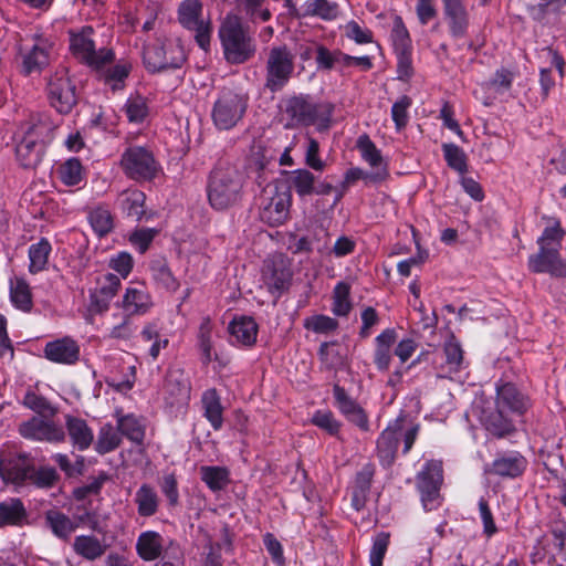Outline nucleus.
I'll return each mask as SVG.
<instances>
[{
	"instance_id": "52",
	"label": "nucleus",
	"mask_w": 566,
	"mask_h": 566,
	"mask_svg": "<svg viewBox=\"0 0 566 566\" xmlns=\"http://www.w3.org/2000/svg\"><path fill=\"white\" fill-rule=\"evenodd\" d=\"M315 176L305 168L292 171L291 184L298 197H306L315 193Z\"/></svg>"
},
{
	"instance_id": "34",
	"label": "nucleus",
	"mask_w": 566,
	"mask_h": 566,
	"mask_svg": "<svg viewBox=\"0 0 566 566\" xmlns=\"http://www.w3.org/2000/svg\"><path fill=\"white\" fill-rule=\"evenodd\" d=\"M72 548L74 553L87 560H96L107 551V545L94 535H77Z\"/></svg>"
},
{
	"instance_id": "49",
	"label": "nucleus",
	"mask_w": 566,
	"mask_h": 566,
	"mask_svg": "<svg viewBox=\"0 0 566 566\" xmlns=\"http://www.w3.org/2000/svg\"><path fill=\"white\" fill-rule=\"evenodd\" d=\"M201 480L212 491L222 490L229 482V471L223 467H201Z\"/></svg>"
},
{
	"instance_id": "7",
	"label": "nucleus",
	"mask_w": 566,
	"mask_h": 566,
	"mask_svg": "<svg viewBox=\"0 0 566 566\" xmlns=\"http://www.w3.org/2000/svg\"><path fill=\"white\" fill-rule=\"evenodd\" d=\"M292 206V193L283 186H269L263 190L260 203V219L271 226L277 227L287 221Z\"/></svg>"
},
{
	"instance_id": "21",
	"label": "nucleus",
	"mask_w": 566,
	"mask_h": 566,
	"mask_svg": "<svg viewBox=\"0 0 566 566\" xmlns=\"http://www.w3.org/2000/svg\"><path fill=\"white\" fill-rule=\"evenodd\" d=\"M44 357L55 364L73 365L80 359V346L69 336L45 344Z\"/></svg>"
},
{
	"instance_id": "46",
	"label": "nucleus",
	"mask_w": 566,
	"mask_h": 566,
	"mask_svg": "<svg viewBox=\"0 0 566 566\" xmlns=\"http://www.w3.org/2000/svg\"><path fill=\"white\" fill-rule=\"evenodd\" d=\"M120 443V434L118 428L111 423H104L97 434L95 450L99 454L108 453L115 450Z\"/></svg>"
},
{
	"instance_id": "57",
	"label": "nucleus",
	"mask_w": 566,
	"mask_h": 566,
	"mask_svg": "<svg viewBox=\"0 0 566 566\" xmlns=\"http://www.w3.org/2000/svg\"><path fill=\"white\" fill-rule=\"evenodd\" d=\"M88 221L98 235H105L113 229V217L105 207H96L88 213Z\"/></svg>"
},
{
	"instance_id": "45",
	"label": "nucleus",
	"mask_w": 566,
	"mask_h": 566,
	"mask_svg": "<svg viewBox=\"0 0 566 566\" xmlns=\"http://www.w3.org/2000/svg\"><path fill=\"white\" fill-rule=\"evenodd\" d=\"M151 276L154 281L168 292H176L180 284L176 276L172 274L165 261H154L150 265Z\"/></svg>"
},
{
	"instance_id": "53",
	"label": "nucleus",
	"mask_w": 566,
	"mask_h": 566,
	"mask_svg": "<svg viewBox=\"0 0 566 566\" xmlns=\"http://www.w3.org/2000/svg\"><path fill=\"white\" fill-rule=\"evenodd\" d=\"M549 224L544 229L542 235L537 239L538 249L557 248L559 250L564 231L557 219L548 218Z\"/></svg>"
},
{
	"instance_id": "19",
	"label": "nucleus",
	"mask_w": 566,
	"mask_h": 566,
	"mask_svg": "<svg viewBox=\"0 0 566 566\" xmlns=\"http://www.w3.org/2000/svg\"><path fill=\"white\" fill-rule=\"evenodd\" d=\"M19 432L25 439L38 441L62 442L65 439L63 428L39 417L22 422Z\"/></svg>"
},
{
	"instance_id": "63",
	"label": "nucleus",
	"mask_w": 566,
	"mask_h": 566,
	"mask_svg": "<svg viewBox=\"0 0 566 566\" xmlns=\"http://www.w3.org/2000/svg\"><path fill=\"white\" fill-rule=\"evenodd\" d=\"M389 546V534L378 533L373 539V546L369 553L370 566H382L386 552Z\"/></svg>"
},
{
	"instance_id": "24",
	"label": "nucleus",
	"mask_w": 566,
	"mask_h": 566,
	"mask_svg": "<svg viewBox=\"0 0 566 566\" xmlns=\"http://www.w3.org/2000/svg\"><path fill=\"white\" fill-rule=\"evenodd\" d=\"M291 280V271L283 258L266 260L262 269V281L271 292L284 290Z\"/></svg>"
},
{
	"instance_id": "41",
	"label": "nucleus",
	"mask_w": 566,
	"mask_h": 566,
	"mask_svg": "<svg viewBox=\"0 0 566 566\" xmlns=\"http://www.w3.org/2000/svg\"><path fill=\"white\" fill-rule=\"evenodd\" d=\"M145 199V193L140 190L127 189L118 196L116 205L126 216L140 219L144 213Z\"/></svg>"
},
{
	"instance_id": "5",
	"label": "nucleus",
	"mask_w": 566,
	"mask_h": 566,
	"mask_svg": "<svg viewBox=\"0 0 566 566\" xmlns=\"http://www.w3.org/2000/svg\"><path fill=\"white\" fill-rule=\"evenodd\" d=\"M180 25L193 34L198 46L208 52L212 36V22L203 17V4L200 0H182L177 9Z\"/></svg>"
},
{
	"instance_id": "25",
	"label": "nucleus",
	"mask_w": 566,
	"mask_h": 566,
	"mask_svg": "<svg viewBox=\"0 0 566 566\" xmlns=\"http://www.w3.org/2000/svg\"><path fill=\"white\" fill-rule=\"evenodd\" d=\"M443 13L452 36L462 38L469 27V14L462 0H442Z\"/></svg>"
},
{
	"instance_id": "27",
	"label": "nucleus",
	"mask_w": 566,
	"mask_h": 566,
	"mask_svg": "<svg viewBox=\"0 0 566 566\" xmlns=\"http://www.w3.org/2000/svg\"><path fill=\"white\" fill-rule=\"evenodd\" d=\"M312 102L305 96H293L285 101L283 116L286 119L285 128L306 126L310 120Z\"/></svg>"
},
{
	"instance_id": "56",
	"label": "nucleus",
	"mask_w": 566,
	"mask_h": 566,
	"mask_svg": "<svg viewBox=\"0 0 566 566\" xmlns=\"http://www.w3.org/2000/svg\"><path fill=\"white\" fill-rule=\"evenodd\" d=\"M350 285L346 282H338L333 292V313L338 316H345L352 308Z\"/></svg>"
},
{
	"instance_id": "14",
	"label": "nucleus",
	"mask_w": 566,
	"mask_h": 566,
	"mask_svg": "<svg viewBox=\"0 0 566 566\" xmlns=\"http://www.w3.org/2000/svg\"><path fill=\"white\" fill-rule=\"evenodd\" d=\"M120 286L122 281L118 275L113 273L98 275L95 280V286L90 291L88 310L94 314L106 312Z\"/></svg>"
},
{
	"instance_id": "50",
	"label": "nucleus",
	"mask_w": 566,
	"mask_h": 566,
	"mask_svg": "<svg viewBox=\"0 0 566 566\" xmlns=\"http://www.w3.org/2000/svg\"><path fill=\"white\" fill-rule=\"evenodd\" d=\"M390 39L395 53L412 50L409 31L400 15L394 17Z\"/></svg>"
},
{
	"instance_id": "42",
	"label": "nucleus",
	"mask_w": 566,
	"mask_h": 566,
	"mask_svg": "<svg viewBox=\"0 0 566 566\" xmlns=\"http://www.w3.org/2000/svg\"><path fill=\"white\" fill-rule=\"evenodd\" d=\"M55 172L65 186H77L84 180V168L77 158H69L59 164Z\"/></svg>"
},
{
	"instance_id": "31",
	"label": "nucleus",
	"mask_w": 566,
	"mask_h": 566,
	"mask_svg": "<svg viewBox=\"0 0 566 566\" xmlns=\"http://www.w3.org/2000/svg\"><path fill=\"white\" fill-rule=\"evenodd\" d=\"M9 298L14 308L30 313L33 308L31 286L23 277L14 276L9 280Z\"/></svg>"
},
{
	"instance_id": "26",
	"label": "nucleus",
	"mask_w": 566,
	"mask_h": 566,
	"mask_svg": "<svg viewBox=\"0 0 566 566\" xmlns=\"http://www.w3.org/2000/svg\"><path fill=\"white\" fill-rule=\"evenodd\" d=\"M258 331V324L250 316L234 317L229 324L230 340L238 346H253L256 342Z\"/></svg>"
},
{
	"instance_id": "61",
	"label": "nucleus",
	"mask_w": 566,
	"mask_h": 566,
	"mask_svg": "<svg viewBox=\"0 0 566 566\" xmlns=\"http://www.w3.org/2000/svg\"><path fill=\"white\" fill-rule=\"evenodd\" d=\"M59 475L55 469L50 467H42L40 469H35L33 465L31 467V474L28 481L34 484L38 488L46 489L51 488L57 481Z\"/></svg>"
},
{
	"instance_id": "9",
	"label": "nucleus",
	"mask_w": 566,
	"mask_h": 566,
	"mask_svg": "<svg viewBox=\"0 0 566 566\" xmlns=\"http://www.w3.org/2000/svg\"><path fill=\"white\" fill-rule=\"evenodd\" d=\"M120 166L125 175L136 181L153 180L160 171L154 155L140 146L127 148L122 155Z\"/></svg>"
},
{
	"instance_id": "20",
	"label": "nucleus",
	"mask_w": 566,
	"mask_h": 566,
	"mask_svg": "<svg viewBox=\"0 0 566 566\" xmlns=\"http://www.w3.org/2000/svg\"><path fill=\"white\" fill-rule=\"evenodd\" d=\"M357 148L361 158L373 169L370 172V182L384 181L389 176L388 165L384 159L380 149L367 134H363L357 139Z\"/></svg>"
},
{
	"instance_id": "6",
	"label": "nucleus",
	"mask_w": 566,
	"mask_h": 566,
	"mask_svg": "<svg viewBox=\"0 0 566 566\" xmlns=\"http://www.w3.org/2000/svg\"><path fill=\"white\" fill-rule=\"evenodd\" d=\"M247 108V96L233 91H222L211 109L212 123L219 130H230L242 120Z\"/></svg>"
},
{
	"instance_id": "36",
	"label": "nucleus",
	"mask_w": 566,
	"mask_h": 566,
	"mask_svg": "<svg viewBox=\"0 0 566 566\" xmlns=\"http://www.w3.org/2000/svg\"><path fill=\"white\" fill-rule=\"evenodd\" d=\"M143 59L146 67L151 72L178 66L177 63L167 57L166 46L159 41L149 43L145 46Z\"/></svg>"
},
{
	"instance_id": "29",
	"label": "nucleus",
	"mask_w": 566,
	"mask_h": 566,
	"mask_svg": "<svg viewBox=\"0 0 566 566\" xmlns=\"http://www.w3.org/2000/svg\"><path fill=\"white\" fill-rule=\"evenodd\" d=\"M165 546L164 537L155 531L142 532L136 541V553L145 562L159 558Z\"/></svg>"
},
{
	"instance_id": "32",
	"label": "nucleus",
	"mask_w": 566,
	"mask_h": 566,
	"mask_svg": "<svg viewBox=\"0 0 566 566\" xmlns=\"http://www.w3.org/2000/svg\"><path fill=\"white\" fill-rule=\"evenodd\" d=\"M526 467V459L518 452H512L496 458L492 463L491 472L503 478H516L525 471Z\"/></svg>"
},
{
	"instance_id": "13",
	"label": "nucleus",
	"mask_w": 566,
	"mask_h": 566,
	"mask_svg": "<svg viewBox=\"0 0 566 566\" xmlns=\"http://www.w3.org/2000/svg\"><path fill=\"white\" fill-rule=\"evenodd\" d=\"M443 481L441 461L430 460L418 474V488L424 510L436 509L439 502V490Z\"/></svg>"
},
{
	"instance_id": "4",
	"label": "nucleus",
	"mask_w": 566,
	"mask_h": 566,
	"mask_svg": "<svg viewBox=\"0 0 566 566\" xmlns=\"http://www.w3.org/2000/svg\"><path fill=\"white\" fill-rule=\"evenodd\" d=\"M243 174L231 165H219L210 174L208 200L216 210H226L237 205L242 197Z\"/></svg>"
},
{
	"instance_id": "37",
	"label": "nucleus",
	"mask_w": 566,
	"mask_h": 566,
	"mask_svg": "<svg viewBox=\"0 0 566 566\" xmlns=\"http://www.w3.org/2000/svg\"><path fill=\"white\" fill-rule=\"evenodd\" d=\"M374 476V469L370 465L364 467L357 474L353 485L352 506L356 511L365 507Z\"/></svg>"
},
{
	"instance_id": "38",
	"label": "nucleus",
	"mask_w": 566,
	"mask_h": 566,
	"mask_svg": "<svg viewBox=\"0 0 566 566\" xmlns=\"http://www.w3.org/2000/svg\"><path fill=\"white\" fill-rule=\"evenodd\" d=\"M134 501L137 505L138 515L142 517L153 516L158 511L159 496L156 489L150 484H142L135 493Z\"/></svg>"
},
{
	"instance_id": "10",
	"label": "nucleus",
	"mask_w": 566,
	"mask_h": 566,
	"mask_svg": "<svg viewBox=\"0 0 566 566\" xmlns=\"http://www.w3.org/2000/svg\"><path fill=\"white\" fill-rule=\"evenodd\" d=\"M46 92L51 106L61 114H69L76 105V87L65 67H60L51 74Z\"/></svg>"
},
{
	"instance_id": "23",
	"label": "nucleus",
	"mask_w": 566,
	"mask_h": 566,
	"mask_svg": "<svg viewBox=\"0 0 566 566\" xmlns=\"http://www.w3.org/2000/svg\"><path fill=\"white\" fill-rule=\"evenodd\" d=\"M151 295L145 286L126 287L119 306L128 316L145 315L153 307Z\"/></svg>"
},
{
	"instance_id": "59",
	"label": "nucleus",
	"mask_w": 566,
	"mask_h": 566,
	"mask_svg": "<svg viewBox=\"0 0 566 566\" xmlns=\"http://www.w3.org/2000/svg\"><path fill=\"white\" fill-rule=\"evenodd\" d=\"M306 147H305V154H304V163L307 167L315 171L322 172L326 164L319 156V144L318 142L306 134Z\"/></svg>"
},
{
	"instance_id": "51",
	"label": "nucleus",
	"mask_w": 566,
	"mask_h": 566,
	"mask_svg": "<svg viewBox=\"0 0 566 566\" xmlns=\"http://www.w3.org/2000/svg\"><path fill=\"white\" fill-rule=\"evenodd\" d=\"M117 428L123 436L136 443H140L144 440V427L133 415L117 416Z\"/></svg>"
},
{
	"instance_id": "40",
	"label": "nucleus",
	"mask_w": 566,
	"mask_h": 566,
	"mask_svg": "<svg viewBox=\"0 0 566 566\" xmlns=\"http://www.w3.org/2000/svg\"><path fill=\"white\" fill-rule=\"evenodd\" d=\"M51 251V243L45 238H41L36 243H32L29 247L28 270L31 274L40 273L46 269Z\"/></svg>"
},
{
	"instance_id": "35",
	"label": "nucleus",
	"mask_w": 566,
	"mask_h": 566,
	"mask_svg": "<svg viewBox=\"0 0 566 566\" xmlns=\"http://www.w3.org/2000/svg\"><path fill=\"white\" fill-rule=\"evenodd\" d=\"M45 523L53 535L63 541L70 539L78 526L70 516L57 510H49L45 513Z\"/></svg>"
},
{
	"instance_id": "28",
	"label": "nucleus",
	"mask_w": 566,
	"mask_h": 566,
	"mask_svg": "<svg viewBox=\"0 0 566 566\" xmlns=\"http://www.w3.org/2000/svg\"><path fill=\"white\" fill-rule=\"evenodd\" d=\"M401 436V419L395 420L381 432L377 440V452L381 461L390 463L394 460Z\"/></svg>"
},
{
	"instance_id": "30",
	"label": "nucleus",
	"mask_w": 566,
	"mask_h": 566,
	"mask_svg": "<svg viewBox=\"0 0 566 566\" xmlns=\"http://www.w3.org/2000/svg\"><path fill=\"white\" fill-rule=\"evenodd\" d=\"M65 427L74 448L84 451L91 447L94 440V432L84 419L66 416Z\"/></svg>"
},
{
	"instance_id": "12",
	"label": "nucleus",
	"mask_w": 566,
	"mask_h": 566,
	"mask_svg": "<svg viewBox=\"0 0 566 566\" xmlns=\"http://www.w3.org/2000/svg\"><path fill=\"white\" fill-rule=\"evenodd\" d=\"M92 28H85L82 32L71 36L70 48L72 53L88 66L99 70L114 60L112 50L102 48L95 50L94 42L91 38Z\"/></svg>"
},
{
	"instance_id": "8",
	"label": "nucleus",
	"mask_w": 566,
	"mask_h": 566,
	"mask_svg": "<svg viewBox=\"0 0 566 566\" xmlns=\"http://www.w3.org/2000/svg\"><path fill=\"white\" fill-rule=\"evenodd\" d=\"M52 48L53 42L43 33L35 31L27 34L20 44L24 73L31 74L45 67L50 62Z\"/></svg>"
},
{
	"instance_id": "54",
	"label": "nucleus",
	"mask_w": 566,
	"mask_h": 566,
	"mask_svg": "<svg viewBox=\"0 0 566 566\" xmlns=\"http://www.w3.org/2000/svg\"><path fill=\"white\" fill-rule=\"evenodd\" d=\"M442 150L450 168L460 175H464L468 171L467 155L462 148L455 144H443Z\"/></svg>"
},
{
	"instance_id": "58",
	"label": "nucleus",
	"mask_w": 566,
	"mask_h": 566,
	"mask_svg": "<svg viewBox=\"0 0 566 566\" xmlns=\"http://www.w3.org/2000/svg\"><path fill=\"white\" fill-rule=\"evenodd\" d=\"M412 105V101L409 96H400L391 106V118L395 123L397 132L402 130L409 120L408 111Z\"/></svg>"
},
{
	"instance_id": "64",
	"label": "nucleus",
	"mask_w": 566,
	"mask_h": 566,
	"mask_svg": "<svg viewBox=\"0 0 566 566\" xmlns=\"http://www.w3.org/2000/svg\"><path fill=\"white\" fill-rule=\"evenodd\" d=\"M108 266L118 274L120 280H125L133 270L134 260L130 253L122 251L109 258Z\"/></svg>"
},
{
	"instance_id": "15",
	"label": "nucleus",
	"mask_w": 566,
	"mask_h": 566,
	"mask_svg": "<svg viewBox=\"0 0 566 566\" xmlns=\"http://www.w3.org/2000/svg\"><path fill=\"white\" fill-rule=\"evenodd\" d=\"M191 385L181 368H169L163 385V396L170 407L185 406L190 400Z\"/></svg>"
},
{
	"instance_id": "39",
	"label": "nucleus",
	"mask_w": 566,
	"mask_h": 566,
	"mask_svg": "<svg viewBox=\"0 0 566 566\" xmlns=\"http://www.w3.org/2000/svg\"><path fill=\"white\" fill-rule=\"evenodd\" d=\"M203 415L214 430H219L223 424V408L220 397L216 389H208L201 398Z\"/></svg>"
},
{
	"instance_id": "55",
	"label": "nucleus",
	"mask_w": 566,
	"mask_h": 566,
	"mask_svg": "<svg viewBox=\"0 0 566 566\" xmlns=\"http://www.w3.org/2000/svg\"><path fill=\"white\" fill-rule=\"evenodd\" d=\"M212 331L213 324L210 317H203L198 329V346L202 353L205 363L212 359Z\"/></svg>"
},
{
	"instance_id": "16",
	"label": "nucleus",
	"mask_w": 566,
	"mask_h": 566,
	"mask_svg": "<svg viewBox=\"0 0 566 566\" xmlns=\"http://www.w3.org/2000/svg\"><path fill=\"white\" fill-rule=\"evenodd\" d=\"M528 270L533 273H547L553 277H566V260L557 248L538 249L528 256Z\"/></svg>"
},
{
	"instance_id": "48",
	"label": "nucleus",
	"mask_w": 566,
	"mask_h": 566,
	"mask_svg": "<svg viewBox=\"0 0 566 566\" xmlns=\"http://www.w3.org/2000/svg\"><path fill=\"white\" fill-rule=\"evenodd\" d=\"M124 112L129 123H143L149 114L147 99L140 95L129 96L124 105Z\"/></svg>"
},
{
	"instance_id": "22",
	"label": "nucleus",
	"mask_w": 566,
	"mask_h": 566,
	"mask_svg": "<svg viewBox=\"0 0 566 566\" xmlns=\"http://www.w3.org/2000/svg\"><path fill=\"white\" fill-rule=\"evenodd\" d=\"M333 394L339 412L360 430L368 431L369 422L365 410L340 386L335 385Z\"/></svg>"
},
{
	"instance_id": "3",
	"label": "nucleus",
	"mask_w": 566,
	"mask_h": 566,
	"mask_svg": "<svg viewBox=\"0 0 566 566\" xmlns=\"http://www.w3.org/2000/svg\"><path fill=\"white\" fill-rule=\"evenodd\" d=\"M218 34L227 62L242 64L254 56V40L239 15L228 13L220 24Z\"/></svg>"
},
{
	"instance_id": "47",
	"label": "nucleus",
	"mask_w": 566,
	"mask_h": 566,
	"mask_svg": "<svg viewBox=\"0 0 566 566\" xmlns=\"http://www.w3.org/2000/svg\"><path fill=\"white\" fill-rule=\"evenodd\" d=\"M25 516L23 503L19 499H8L0 503V527L18 524Z\"/></svg>"
},
{
	"instance_id": "60",
	"label": "nucleus",
	"mask_w": 566,
	"mask_h": 566,
	"mask_svg": "<svg viewBox=\"0 0 566 566\" xmlns=\"http://www.w3.org/2000/svg\"><path fill=\"white\" fill-rule=\"evenodd\" d=\"M113 318L117 319V323H114L108 328V337L114 339H128L134 334V328L130 322V316L123 313H114Z\"/></svg>"
},
{
	"instance_id": "17",
	"label": "nucleus",
	"mask_w": 566,
	"mask_h": 566,
	"mask_svg": "<svg viewBox=\"0 0 566 566\" xmlns=\"http://www.w3.org/2000/svg\"><path fill=\"white\" fill-rule=\"evenodd\" d=\"M441 358L442 360L438 365L440 377L452 379L468 367L462 346L454 335H450L443 343Z\"/></svg>"
},
{
	"instance_id": "18",
	"label": "nucleus",
	"mask_w": 566,
	"mask_h": 566,
	"mask_svg": "<svg viewBox=\"0 0 566 566\" xmlns=\"http://www.w3.org/2000/svg\"><path fill=\"white\" fill-rule=\"evenodd\" d=\"M31 467L25 454L0 455V478L4 483L23 485L30 478Z\"/></svg>"
},
{
	"instance_id": "62",
	"label": "nucleus",
	"mask_w": 566,
	"mask_h": 566,
	"mask_svg": "<svg viewBox=\"0 0 566 566\" xmlns=\"http://www.w3.org/2000/svg\"><path fill=\"white\" fill-rule=\"evenodd\" d=\"M312 423L331 436L338 434L340 429V422L328 410L315 411L312 417Z\"/></svg>"
},
{
	"instance_id": "1",
	"label": "nucleus",
	"mask_w": 566,
	"mask_h": 566,
	"mask_svg": "<svg viewBox=\"0 0 566 566\" xmlns=\"http://www.w3.org/2000/svg\"><path fill=\"white\" fill-rule=\"evenodd\" d=\"M55 129L45 115L32 116L18 127L13 136L14 155L22 168H35L41 163L45 145L53 140Z\"/></svg>"
},
{
	"instance_id": "11",
	"label": "nucleus",
	"mask_w": 566,
	"mask_h": 566,
	"mask_svg": "<svg viewBox=\"0 0 566 566\" xmlns=\"http://www.w3.org/2000/svg\"><path fill=\"white\" fill-rule=\"evenodd\" d=\"M294 70L293 54L286 46H274L266 61L265 87L271 92L281 91Z\"/></svg>"
},
{
	"instance_id": "43",
	"label": "nucleus",
	"mask_w": 566,
	"mask_h": 566,
	"mask_svg": "<svg viewBox=\"0 0 566 566\" xmlns=\"http://www.w3.org/2000/svg\"><path fill=\"white\" fill-rule=\"evenodd\" d=\"M334 105L329 102L312 103L310 120L306 126H315L318 132H325L332 126Z\"/></svg>"
},
{
	"instance_id": "2",
	"label": "nucleus",
	"mask_w": 566,
	"mask_h": 566,
	"mask_svg": "<svg viewBox=\"0 0 566 566\" xmlns=\"http://www.w3.org/2000/svg\"><path fill=\"white\" fill-rule=\"evenodd\" d=\"M530 407L526 396L511 382L496 386L495 410L484 413L482 420L494 436L503 437L514 430L513 418L521 417Z\"/></svg>"
},
{
	"instance_id": "44",
	"label": "nucleus",
	"mask_w": 566,
	"mask_h": 566,
	"mask_svg": "<svg viewBox=\"0 0 566 566\" xmlns=\"http://www.w3.org/2000/svg\"><path fill=\"white\" fill-rule=\"evenodd\" d=\"M305 14L325 21L335 20L339 14L338 4L329 0H307L304 3Z\"/></svg>"
},
{
	"instance_id": "33",
	"label": "nucleus",
	"mask_w": 566,
	"mask_h": 566,
	"mask_svg": "<svg viewBox=\"0 0 566 566\" xmlns=\"http://www.w3.org/2000/svg\"><path fill=\"white\" fill-rule=\"evenodd\" d=\"M396 332L391 328L382 331L375 338L374 363L378 370L387 371L391 361V348L396 342Z\"/></svg>"
}]
</instances>
